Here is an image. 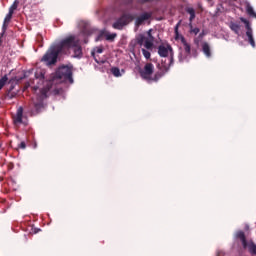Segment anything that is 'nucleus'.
Masks as SVG:
<instances>
[{"mask_svg": "<svg viewBox=\"0 0 256 256\" xmlns=\"http://www.w3.org/2000/svg\"><path fill=\"white\" fill-rule=\"evenodd\" d=\"M47 97V90L41 89L40 95H37L35 98H32V115H37L41 113V110L45 107L43 100Z\"/></svg>", "mask_w": 256, "mask_h": 256, "instance_id": "20e7f679", "label": "nucleus"}, {"mask_svg": "<svg viewBox=\"0 0 256 256\" xmlns=\"http://www.w3.org/2000/svg\"><path fill=\"white\" fill-rule=\"evenodd\" d=\"M56 79H63V81H69L73 83V71L69 66H61L55 73Z\"/></svg>", "mask_w": 256, "mask_h": 256, "instance_id": "6e6552de", "label": "nucleus"}, {"mask_svg": "<svg viewBox=\"0 0 256 256\" xmlns=\"http://www.w3.org/2000/svg\"><path fill=\"white\" fill-rule=\"evenodd\" d=\"M190 27V33H193L194 35H198L200 29L199 28H193V23H191V25H189Z\"/></svg>", "mask_w": 256, "mask_h": 256, "instance_id": "a878e982", "label": "nucleus"}, {"mask_svg": "<svg viewBox=\"0 0 256 256\" xmlns=\"http://www.w3.org/2000/svg\"><path fill=\"white\" fill-rule=\"evenodd\" d=\"M151 17H153V12H144L140 14L135 20L136 27H141V25H143L145 21H149Z\"/></svg>", "mask_w": 256, "mask_h": 256, "instance_id": "9b49d317", "label": "nucleus"}, {"mask_svg": "<svg viewBox=\"0 0 256 256\" xmlns=\"http://www.w3.org/2000/svg\"><path fill=\"white\" fill-rule=\"evenodd\" d=\"M131 3H133V0H126V1H125V4H126V5H131Z\"/></svg>", "mask_w": 256, "mask_h": 256, "instance_id": "f704fd0d", "label": "nucleus"}, {"mask_svg": "<svg viewBox=\"0 0 256 256\" xmlns=\"http://www.w3.org/2000/svg\"><path fill=\"white\" fill-rule=\"evenodd\" d=\"M203 37H205V32H201V33L199 34V39H203Z\"/></svg>", "mask_w": 256, "mask_h": 256, "instance_id": "72a5a7b5", "label": "nucleus"}, {"mask_svg": "<svg viewBox=\"0 0 256 256\" xmlns=\"http://www.w3.org/2000/svg\"><path fill=\"white\" fill-rule=\"evenodd\" d=\"M17 97V92L15 91H7L6 98L7 99H15Z\"/></svg>", "mask_w": 256, "mask_h": 256, "instance_id": "393cba45", "label": "nucleus"}, {"mask_svg": "<svg viewBox=\"0 0 256 256\" xmlns=\"http://www.w3.org/2000/svg\"><path fill=\"white\" fill-rule=\"evenodd\" d=\"M19 148H20V149H26V148H27V144H25V142H21V143L19 144Z\"/></svg>", "mask_w": 256, "mask_h": 256, "instance_id": "c85d7f7f", "label": "nucleus"}, {"mask_svg": "<svg viewBox=\"0 0 256 256\" xmlns=\"http://www.w3.org/2000/svg\"><path fill=\"white\" fill-rule=\"evenodd\" d=\"M13 89H15V85L14 84H11L9 89L7 91H13Z\"/></svg>", "mask_w": 256, "mask_h": 256, "instance_id": "473e14b6", "label": "nucleus"}, {"mask_svg": "<svg viewBox=\"0 0 256 256\" xmlns=\"http://www.w3.org/2000/svg\"><path fill=\"white\" fill-rule=\"evenodd\" d=\"M229 28L231 29V31H233V33H235V35H239V33L241 32V24L237 22L231 21L229 23Z\"/></svg>", "mask_w": 256, "mask_h": 256, "instance_id": "dca6fc26", "label": "nucleus"}, {"mask_svg": "<svg viewBox=\"0 0 256 256\" xmlns=\"http://www.w3.org/2000/svg\"><path fill=\"white\" fill-rule=\"evenodd\" d=\"M134 20H135V16H133L130 13H125L120 18H118L116 22L112 24V27L113 29L122 31L123 27H125L126 25H129V23H131V21H134Z\"/></svg>", "mask_w": 256, "mask_h": 256, "instance_id": "0eeeda50", "label": "nucleus"}, {"mask_svg": "<svg viewBox=\"0 0 256 256\" xmlns=\"http://www.w3.org/2000/svg\"><path fill=\"white\" fill-rule=\"evenodd\" d=\"M59 55H61V51L57 48V46H52L43 55L41 61L42 63L46 64L47 67H53V65L57 64Z\"/></svg>", "mask_w": 256, "mask_h": 256, "instance_id": "f03ea898", "label": "nucleus"}, {"mask_svg": "<svg viewBox=\"0 0 256 256\" xmlns=\"http://www.w3.org/2000/svg\"><path fill=\"white\" fill-rule=\"evenodd\" d=\"M142 54L145 57V59H151V52H149L146 49H142Z\"/></svg>", "mask_w": 256, "mask_h": 256, "instance_id": "bb28decb", "label": "nucleus"}, {"mask_svg": "<svg viewBox=\"0 0 256 256\" xmlns=\"http://www.w3.org/2000/svg\"><path fill=\"white\" fill-rule=\"evenodd\" d=\"M34 89H35V91H37V87H35Z\"/></svg>", "mask_w": 256, "mask_h": 256, "instance_id": "4c0bfd02", "label": "nucleus"}, {"mask_svg": "<svg viewBox=\"0 0 256 256\" xmlns=\"http://www.w3.org/2000/svg\"><path fill=\"white\" fill-rule=\"evenodd\" d=\"M169 53L171 55L170 57H173V48L171 47V45H160L158 47V55L160 57H168Z\"/></svg>", "mask_w": 256, "mask_h": 256, "instance_id": "f8f14e48", "label": "nucleus"}, {"mask_svg": "<svg viewBox=\"0 0 256 256\" xmlns=\"http://www.w3.org/2000/svg\"><path fill=\"white\" fill-rule=\"evenodd\" d=\"M181 43L183 44L186 55H191V45L187 43V40H185V37L181 38Z\"/></svg>", "mask_w": 256, "mask_h": 256, "instance_id": "a211bd4d", "label": "nucleus"}, {"mask_svg": "<svg viewBox=\"0 0 256 256\" xmlns=\"http://www.w3.org/2000/svg\"><path fill=\"white\" fill-rule=\"evenodd\" d=\"M112 75H114V77H121V70L117 67H112L110 69Z\"/></svg>", "mask_w": 256, "mask_h": 256, "instance_id": "5701e85b", "label": "nucleus"}, {"mask_svg": "<svg viewBox=\"0 0 256 256\" xmlns=\"http://www.w3.org/2000/svg\"><path fill=\"white\" fill-rule=\"evenodd\" d=\"M7 81H9V78L7 77V75H4V76L0 79V91L3 89V87H5Z\"/></svg>", "mask_w": 256, "mask_h": 256, "instance_id": "b1692460", "label": "nucleus"}, {"mask_svg": "<svg viewBox=\"0 0 256 256\" xmlns=\"http://www.w3.org/2000/svg\"><path fill=\"white\" fill-rule=\"evenodd\" d=\"M171 65H173V57H170V62H169L168 66H167V64H162V65L158 64L157 68L159 69V71L161 73H164V75H165V74L169 73V69H170Z\"/></svg>", "mask_w": 256, "mask_h": 256, "instance_id": "2eb2a0df", "label": "nucleus"}, {"mask_svg": "<svg viewBox=\"0 0 256 256\" xmlns=\"http://www.w3.org/2000/svg\"><path fill=\"white\" fill-rule=\"evenodd\" d=\"M175 33L176 35H179V24L175 26Z\"/></svg>", "mask_w": 256, "mask_h": 256, "instance_id": "7c9ffc66", "label": "nucleus"}, {"mask_svg": "<svg viewBox=\"0 0 256 256\" xmlns=\"http://www.w3.org/2000/svg\"><path fill=\"white\" fill-rule=\"evenodd\" d=\"M155 72V66L153 63H146L143 70H140V77L145 81L151 82L153 79V73Z\"/></svg>", "mask_w": 256, "mask_h": 256, "instance_id": "1a4fd4ad", "label": "nucleus"}, {"mask_svg": "<svg viewBox=\"0 0 256 256\" xmlns=\"http://www.w3.org/2000/svg\"><path fill=\"white\" fill-rule=\"evenodd\" d=\"M162 77H165V72H161L160 70L158 72H156L154 74V77H152L151 81H154L155 83H157V81H159V79H161Z\"/></svg>", "mask_w": 256, "mask_h": 256, "instance_id": "aec40b11", "label": "nucleus"}, {"mask_svg": "<svg viewBox=\"0 0 256 256\" xmlns=\"http://www.w3.org/2000/svg\"><path fill=\"white\" fill-rule=\"evenodd\" d=\"M220 255H223V252H219V253H218V256H220Z\"/></svg>", "mask_w": 256, "mask_h": 256, "instance_id": "c9c22d12", "label": "nucleus"}, {"mask_svg": "<svg viewBox=\"0 0 256 256\" xmlns=\"http://www.w3.org/2000/svg\"><path fill=\"white\" fill-rule=\"evenodd\" d=\"M236 238L240 239L243 249H248L251 255H256L255 242H253V240L247 241V237L245 236V232H243V230H239L236 232Z\"/></svg>", "mask_w": 256, "mask_h": 256, "instance_id": "39448f33", "label": "nucleus"}, {"mask_svg": "<svg viewBox=\"0 0 256 256\" xmlns=\"http://www.w3.org/2000/svg\"><path fill=\"white\" fill-rule=\"evenodd\" d=\"M240 21L244 23L246 27V36L248 37V43L255 49V38H253V29L251 28V22L244 17H240Z\"/></svg>", "mask_w": 256, "mask_h": 256, "instance_id": "9d476101", "label": "nucleus"}, {"mask_svg": "<svg viewBox=\"0 0 256 256\" xmlns=\"http://www.w3.org/2000/svg\"><path fill=\"white\" fill-rule=\"evenodd\" d=\"M186 13H189V15H190V18H189L190 23H189V25H191V23H193V20L195 19V9L187 8L186 9Z\"/></svg>", "mask_w": 256, "mask_h": 256, "instance_id": "412c9836", "label": "nucleus"}, {"mask_svg": "<svg viewBox=\"0 0 256 256\" xmlns=\"http://www.w3.org/2000/svg\"><path fill=\"white\" fill-rule=\"evenodd\" d=\"M81 43V40H79L78 37L75 35H69L62 39L58 44H56V48L60 53L63 55H66V53L70 50L73 49V47H77V44Z\"/></svg>", "mask_w": 256, "mask_h": 256, "instance_id": "f257e3e1", "label": "nucleus"}, {"mask_svg": "<svg viewBox=\"0 0 256 256\" xmlns=\"http://www.w3.org/2000/svg\"><path fill=\"white\" fill-rule=\"evenodd\" d=\"M29 87H31V83L26 82V83H25V86H24V89H29Z\"/></svg>", "mask_w": 256, "mask_h": 256, "instance_id": "2f4dec72", "label": "nucleus"}, {"mask_svg": "<svg viewBox=\"0 0 256 256\" xmlns=\"http://www.w3.org/2000/svg\"><path fill=\"white\" fill-rule=\"evenodd\" d=\"M14 125H21L23 123V107H19L16 115L13 116Z\"/></svg>", "mask_w": 256, "mask_h": 256, "instance_id": "ddd939ff", "label": "nucleus"}, {"mask_svg": "<svg viewBox=\"0 0 256 256\" xmlns=\"http://www.w3.org/2000/svg\"><path fill=\"white\" fill-rule=\"evenodd\" d=\"M95 53H103V47H96L94 51L91 52L92 57L94 58L96 63H99V60H97V57H95Z\"/></svg>", "mask_w": 256, "mask_h": 256, "instance_id": "4be33fe9", "label": "nucleus"}, {"mask_svg": "<svg viewBox=\"0 0 256 256\" xmlns=\"http://www.w3.org/2000/svg\"><path fill=\"white\" fill-rule=\"evenodd\" d=\"M153 0H138V3H151Z\"/></svg>", "mask_w": 256, "mask_h": 256, "instance_id": "c756f323", "label": "nucleus"}, {"mask_svg": "<svg viewBox=\"0 0 256 256\" xmlns=\"http://www.w3.org/2000/svg\"><path fill=\"white\" fill-rule=\"evenodd\" d=\"M241 5L245 7L246 13L247 15H249V17H254V19H256V13L255 10L253 9V6H251V3H249L248 1H243Z\"/></svg>", "mask_w": 256, "mask_h": 256, "instance_id": "4468645a", "label": "nucleus"}, {"mask_svg": "<svg viewBox=\"0 0 256 256\" xmlns=\"http://www.w3.org/2000/svg\"><path fill=\"white\" fill-rule=\"evenodd\" d=\"M40 77H41V79H44V76H43V74H41V76H40Z\"/></svg>", "mask_w": 256, "mask_h": 256, "instance_id": "e433bc0d", "label": "nucleus"}, {"mask_svg": "<svg viewBox=\"0 0 256 256\" xmlns=\"http://www.w3.org/2000/svg\"><path fill=\"white\" fill-rule=\"evenodd\" d=\"M17 7H19V0H15L13 2V4L9 8V12L4 18V21L2 24V32L0 33V45L3 43V37H5V33H7V29L9 28V24L13 19V14L15 13V11H17Z\"/></svg>", "mask_w": 256, "mask_h": 256, "instance_id": "7ed1b4c3", "label": "nucleus"}, {"mask_svg": "<svg viewBox=\"0 0 256 256\" xmlns=\"http://www.w3.org/2000/svg\"><path fill=\"white\" fill-rule=\"evenodd\" d=\"M151 29L147 31V36L145 37L144 34H138L135 38V42L137 45H144L147 49H153V41H155V38L153 37V34H151Z\"/></svg>", "mask_w": 256, "mask_h": 256, "instance_id": "423d86ee", "label": "nucleus"}, {"mask_svg": "<svg viewBox=\"0 0 256 256\" xmlns=\"http://www.w3.org/2000/svg\"><path fill=\"white\" fill-rule=\"evenodd\" d=\"M115 37H117V34H106V41H114Z\"/></svg>", "mask_w": 256, "mask_h": 256, "instance_id": "cd10ccee", "label": "nucleus"}, {"mask_svg": "<svg viewBox=\"0 0 256 256\" xmlns=\"http://www.w3.org/2000/svg\"><path fill=\"white\" fill-rule=\"evenodd\" d=\"M202 51L204 55H206L207 57H211V47L209 46V43L204 42L202 44Z\"/></svg>", "mask_w": 256, "mask_h": 256, "instance_id": "6ab92c4d", "label": "nucleus"}, {"mask_svg": "<svg viewBox=\"0 0 256 256\" xmlns=\"http://www.w3.org/2000/svg\"><path fill=\"white\" fill-rule=\"evenodd\" d=\"M72 49H74V57H77L78 59H81L83 57V48L81 47L80 42Z\"/></svg>", "mask_w": 256, "mask_h": 256, "instance_id": "f3484780", "label": "nucleus"}]
</instances>
